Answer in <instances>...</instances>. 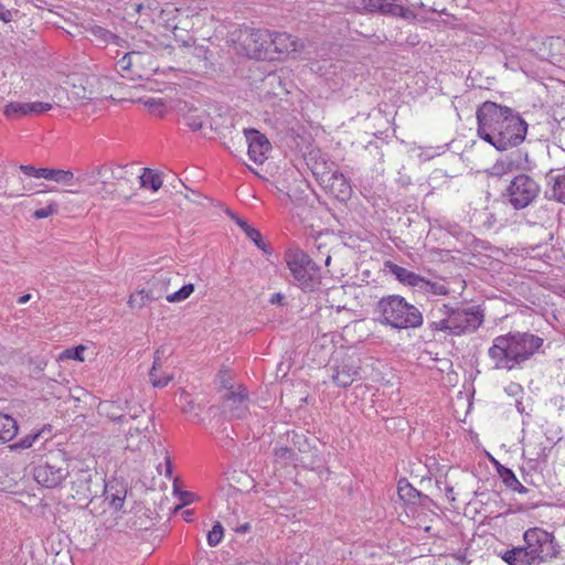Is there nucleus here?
Returning <instances> with one entry per match:
<instances>
[{
  "mask_svg": "<svg viewBox=\"0 0 565 565\" xmlns=\"http://www.w3.org/2000/svg\"><path fill=\"white\" fill-rule=\"evenodd\" d=\"M193 291H194V285L186 284V285L182 286L179 290L167 295L166 299L169 302H180V301L188 299L192 295Z\"/></svg>",
  "mask_w": 565,
  "mask_h": 565,
  "instance_id": "4c0bfd02",
  "label": "nucleus"
},
{
  "mask_svg": "<svg viewBox=\"0 0 565 565\" xmlns=\"http://www.w3.org/2000/svg\"><path fill=\"white\" fill-rule=\"evenodd\" d=\"M543 344V339L529 332H509L493 339L488 355L497 370H513L529 360Z\"/></svg>",
  "mask_w": 565,
  "mask_h": 565,
  "instance_id": "7ed1b4c3",
  "label": "nucleus"
},
{
  "mask_svg": "<svg viewBox=\"0 0 565 565\" xmlns=\"http://www.w3.org/2000/svg\"><path fill=\"white\" fill-rule=\"evenodd\" d=\"M99 186L96 194L103 199L113 196L119 188L130 182L128 172L122 166L103 164L98 167Z\"/></svg>",
  "mask_w": 565,
  "mask_h": 565,
  "instance_id": "9b49d317",
  "label": "nucleus"
},
{
  "mask_svg": "<svg viewBox=\"0 0 565 565\" xmlns=\"http://www.w3.org/2000/svg\"><path fill=\"white\" fill-rule=\"evenodd\" d=\"M58 203L55 201L49 202V204L45 207L38 209L33 212V217L35 220L45 218L52 215L57 214L58 212Z\"/></svg>",
  "mask_w": 565,
  "mask_h": 565,
  "instance_id": "a19ab883",
  "label": "nucleus"
},
{
  "mask_svg": "<svg viewBox=\"0 0 565 565\" xmlns=\"http://www.w3.org/2000/svg\"><path fill=\"white\" fill-rule=\"evenodd\" d=\"M281 300V295L279 294H276L271 297V302L275 303V302H278Z\"/></svg>",
  "mask_w": 565,
  "mask_h": 565,
  "instance_id": "0e129e2a",
  "label": "nucleus"
},
{
  "mask_svg": "<svg viewBox=\"0 0 565 565\" xmlns=\"http://www.w3.org/2000/svg\"><path fill=\"white\" fill-rule=\"evenodd\" d=\"M498 473L507 488L511 489L513 486H518L516 482L519 479L510 468L500 465L498 467Z\"/></svg>",
  "mask_w": 565,
  "mask_h": 565,
  "instance_id": "58836bf2",
  "label": "nucleus"
},
{
  "mask_svg": "<svg viewBox=\"0 0 565 565\" xmlns=\"http://www.w3.org/2000/svg\"><path fill=\"white\" fill-rule=\"evenodd\" d=\"M540 190L539 183L532 177L521 173L511 180L507 196L515 210H522L537 198Z\"/></svg>",
  "mask_w": 565,
  "mask_h": 565,
  "instance_id": "6e6552de",
  "label": "nucleus"
},
{
  "mask_svg": "<svg viewBox=\"0 0 565 565\" xmlns=\"http://www.w3.org/2000/svg\"><path fill=\"white\" fill-rule=\"evenodd\" d=\"M75 181L84 183L87 186L94 188V191L96 192V189L99 186L98 168L93 169L92 171L83 172L77 178H75Z\"/></svg>",
  "mask_w": 565,
  "mask_h": 565,
  "instance_id": "c9c22d12",
  "label": "nucleus"
},
{
  "mask_svg": "<svg viewBox=\"0 0 565 565\" xmlns=\"http://www.w3.org/2000/svg\"><path fill=\"white\" fill-rule=\"evenodd\" d=\"M448 308H449V305L436 303L431 307V309L427 313L428 328L433 332H437V328L445 327L444 322H443L444 321L443 317L445 316V313H447Z\"/></svg>",
  "mask_w": 565,
  "mask_h": 565,
  "instance_id": "a878e982",
  "label": "nucleus"
},
{
  "mask_svg": "<svg viewBox=\"0 0 565 565\" xmlns=\"http://www.w3.org/2000/svg\"><path fill=\"white\" fill-rule=\"evenodd\" d=\"M249 530H250V524L249 523H244V524H242L241 526H238L236 529V532H238V533H247V532H249Z\"/></svg>",
  "mask_w": 565,
  "mask_h": 565,
  "instance_id": "13d9d810",
  "label": "nucleus"
},
{
  "mask_svg": "<svg viewBox=\"0 0 565 565\" xmlns=\"http://www.w3.org/2000/svg\"><path fill=\"white\" fill-rule=\"evenodd\" d=\"M275 461L280 465H297L298 454L289 447H276L274 450Z\"/></svg>",
  "mask_w": 565,
  "mask_h": 565,
  "instance_id": "c756f323",
  "label": "nucleus"
},
{
  "mask_svg": "<svg viewBox=\"0 0 565 565\" xmlns=\"http://www.w3.org/2000/svg\"><path fill=\"white\" fill-rule=\"evenodd\" d=\"M284 259L295 286L303 292H312L320 288L322 280L320 267L306 252L300 248H289L285 252Z\"/></svg>",
  "mask_w": 565,
  "mask_h": 565,
  "instance_id": "39448f33",
  "label": "nucleus"
},
{
  "mask_svg": "<svg viewBox=\"0 0 565 565\" xmlns=\"http://www.w3.org/2000/svg\"><path fill=\"white\" fill-rule=\"evenodd\" d=\"M330 263H331V256H330V255H328V256H327V258H326V260H324V264H326V266H329V265H330Z\"/></svg>",
  "mask_w": 565,
  "mask_h": 565,
  "instance_id": "338daca9",
  "label": "nucleus"
},
{
  "mask_svg": "<svg viewBox=\"0 0 565 565\" xmlns=\"http://www.w3.org/2000/svg\"><path fill=\"white\" fill-rule=\"evenodd\" d=\"M195 51H198V53H196L198 56H202V55L205 56V54H206V50L204 47H202V46L195 49Z\"/></svg>",
  "mask_w": 565,
  "mask_h": 565,
  "instance_id": "680f3d73",
  "label": "nucleus"
},
{
  "mask_svg": "<svg viewBox=\"0 0 565 565\" xmlns=\"http://www.w3.org/2000/svg\"><path fill=\"white\" fill-rule=\"evenodd\" d=\"M235 223L245 232L246 236L254 242V244L262 250L267 253V246L262 238V234L258 230L250 226L245 220L232 215Z\"/></svg>",
  "mask_w": 565,
  "mask_h": 565,
  "instance_id": "bb28decb",
  "label": "nucleus"
},
{
  "mask_svg": "<svg viewBox=\"0 0 565 565\" xmlns=\"http://www.w3.org/2000/svg\"><path fill=\"white\" fill-rule=\"evenodd\" d=\"M387 267L390 268V273H392L396 279L403 284H406L412 287L419 288L420 284H423V277L393 263H387Z\"/></svg>",
  "mask_w": 565,
  "mask_h": 565,
  "instance_id": "b1692460",
  "label": "nucleus"
},
{
  "mask_svg": "<svg viewBox=\"0 0 565 565\" xmlns=\"http://www.w3.org/2000/svg\"><path fill=\"white\" fill-rule=\"evenodd\" d=\"M451 306H449L448 310H447V313H445V316L443 317V322H444V326L443 328H437V332H444L448 335H452V323H454V320H452V315H451Z\"/></svg>",
  "mask_w": 565,
  "mask_h": 565,
  "instance_id": "c03bdc74",
  "label": "nucleus"
},
{
  "mask_svg": "<svg viewBox=\"0 0 565 565\" xmlns=\"http://www.w3.org/2000/svg\"><path fill=\"white\" fill-rule=\"evenodd\" d=\"M151 57L152 56L150 54H145V53L132 51V52L126 53L117 62V67L120 71L127 72L128 73L127 77H129L130 79H134L136 77L137 78L149 77L151 72L154 71V68L150 67L149 70H141L140 66L146 62H150Z\"/></svg>",
  "mask_w": 565,
  "mask_h": 565,
  "instance_id": "4468645a",
  "label": "nucleus"
},
{
  "mask_svg": "<svg viewBox=\"0 0 565 565\" xmlns=\"http://www.w3.org/2000/svg\"><path fill=\"white\" fill-rule=\"evenodd\" d=\"M151 423V417L146 416L143 419H139L138 424L135 427H130L126 434L127 447L131 449L139 448L142 439L147 437V430L149 424Z\"/></svg>",
  "mask_w": 565,
  "mask_h": 565,
  "instance_id": "4be33fe9",
  "label": "nucleus"
},
{
  "mask_svg": "<svg viewBox=\"0 0 565 565\" xmlns=\"http://www.w3.org/2000/svg\"><path fill=\"white\" fill-rule=\"evenodd\" d=\"M307 166L311 169L313 175L324 183L335 169V164L328 156L320 150H311L306 158Z\"/></svg>",
  "mask_w": 565,
  "mask_h": 565,
  "instance_id": "dca6fc26",
  "label": "nucleus"
},
{
  "mask_svg": "<svg viewBox=\"0 0 565 565\" xmlns=\"http://www.w3.org/2000/svg\"><path fill=\"white\" fill-rule=\"evenodd\" d=\"M418 7H419L420 9H423V10H428V9H427V7H426L423 2H420Z\"/></svg>",
  "mask_w": 565,
  "mask_h": 565,
  "instance_id": "774afa93",
  "label": "nucleus"
},
{
  "mask_svg": "<svg viewBox=\"0 0 565 565\" xmlns=\"http://www.w3.org/2000/svg\"><path fill=\"white\" fill-rule=\"evenodd\" d=\"M477 134L499 151L521 145L527 134V124L514 109L491 100L476 111Z\"/></svg>",
  "mask_w": 565,
  "mask_h": 565,
  "instance_id": "f257e3e1",
  "label": "nucleus"
},
{
  "mask_svg": "<svg viewBox=\"0 0 565 565\" xmlns=\"http://www.w3.org/2000/svg\"><path fill=\"white\" fill-rule=\"evenodd\" d=\"M68 475L74 499L90 502L99 492L108 494L107 486L94 468L84 461L71 460ZM109 498V495H107Z\"/></svg>",
  "mask_w": 565,
  "mask_h": 565,
  "instance_id": "423d86ee",
  "label": "nucleus"
},
{
  "mask_svg": "<svg viewBox=\"0 0 565 565\" xmlns=\"http://www.w3.org/2000/svg\"><path fill=\"white\" fill-rule=\"evenodd\" d=\"M430 11H433V12H438V13H440V14H447V10H446V9H443V10L438 11V10H436V9L430 8Z\"/></svg>",
  "mask_w": 565,
  "mask_h": 565,
  "instance_id": "69168bd1",
  "label": "nucleus"
},
{
  "mask_svg": "<svg viewBox=\"0 0 565 565\" xmlns=\"http://www.w3.org/2000/svg\"><path fill=\"white\" fill-rule=\"evenodd\" d=\"M523 545L499 553L508 565H541L551 562L559 554L553 533L534 526L523 533Z\"/></svg>",
  "mask_w": 565,
  "mask_h": 565,
  "instance_id": "f03ea898",
  "label": "nucleus"
},
{
  "mask_svg": "<svg viewBox=\"0 0 565 565\" xmlns=\"http://www.w3.org/2000/svg\"><path fill=\"white\" fill-rule=\"evenodd\" d=\"M248 143V157L256 164H262L267 159V152L270 149V142L265 135L255 129L244 130Z\"/></svg>",
  "mask_w": 565,
  "mask_h": 565,
  "instance_id": "2eb2a0df",
  "label": "nucleus"
},
{
  "mask_svg": "<svg viewBox=\"0 0 565 565\" xmlns=\"http://www.w3.org/2000/svg\"><path fill=\"white\" fill-rule=\"evenodd\" d=\"M30 299H31V295H30V294H25V295H23V296L19 297V299H18V303H19V305H24V303H26Z\"/></svg>",
  "mask_w": 565,
  "mask_h": 565,
  "instance_id": "bf43d9fd",
  "label": "nucleus"
},
{
  "mask_svg": "<svg viewBox=\"0 0 565 565\" xmlns=\"http://www.w3.org/2000/svg\"><path fill=\"white\" fill-rule=\"evenodd\" d=\"M145 106L149 108V110L159 116L162 117L164 115V105L161 99H154V98H148L143 102Z\"/></svg>",
  "mask_w": 565,
  "mask_h": 565,
  "instance_id": "37998d69",
  "label": "nucleus"
},
{
  "mask_svg": "<svg viewBox=\"0 0 565 565\" xmlns=\"http://www.w3.org/2000/svg\"><path fill=\"white\" fill-rule=\"evenodd\" d=\"M17 433V420L7 414L0 413V444L12 440Z\"/></svg>",
  "mask_w": 565,
  "mask_h": 565,
  "instance_id": "393cba45",
  "label": "nucleus"
},
{
  "mask_svg": "<svg viewBox=\"0 0 565 565\" xmlns=\"http://www.w3.org/2000/svg\"><path fill=\"white\" fill-rule=\"evenodd\" d=\"M13 20V13L0 2V21L8 23Z\"/></svg>",
  "mask_w": 565,
  "mask_h": 565,
  "instance_id": "603ef678",
  "label": "nucleus"
},
{
  "mask_svg": "<svg viewBox=\"0 0 565 565\" xmlns=\"http://www.w3.org/2000/svg\"><path fill=\"white\" fill-rule=\"evenodd\" d=\"M505 391H507L510 395H516V394H519V393L522 391V388H521V386H520L519 384L512 383V384H510V385L505 388Z\"/></svg>",
  "mask_w": 565,
  "mask_h": 565,
  "instance_id": "6e6d98bb",
  "label": "nucleus"
},
{
  "mask_svg": "<svg viewBox=\"0 0 565 565\" xmlns=\"http://www.w3.org/2000/svg\"><path fill=\"white\" fill-rule=\"evenodd\" d=\"M279 54H296L303 49V43L287 32H270V47Z\"/></svg>",
  "mask_w": 565,
  "mask_h": 565,
  "instance_id": "a211bd4d",
  "label": "nucleus"
},
{
  "mask_svg": "<svg viewBox=\"0 0 565 565\" xmlns=\"http://www.w3.org/2000/svg\"><path fill=\"white\" fill-rule=\"evenodd\" d=\"M145 8H146V6L143 3H135L134 4V9H135L136 13H141Z\"/></svg>",
  "mask_w": 565,
  "mask_h": 565,
  "instance_id": "052dcab7",
  "label": "nucleus"
},
{
  "mask_svg": "<svg viewBox=\"0 0 565 565\" xmlns=\"http://www.w3.org/2000/svg\"><path fill=\"white\" fill-rule=\"evenodd\" d=\"M30 115L32 114H42L50 109H52V104L50 103H43V102H33L30 103Z\"/></svg>",
  "mask_w": 565,
  "mask_h": 565,
  "instance_id": "de8ad7c7",
  "label": "nucleus"
},
{
  "mask_svg": "<svg viewBox=\"0 0 565 565\" xmlns=\"http://www.w3.org/2000/svg\"><path fill=\"white\" fill-rule=\"evenodd\" d=\"M140 184L142 188L158 191L162 185V178L158 172L146 168L143 173L140 175Z\"/></svg>",
  "mask_w": 565,
  "mask_h": 565,
  "instance_id": "cd10ccee",
  "label": "nucleus"
},
{
  "mask_svg": "<svg viewBox=\"0 0 565 565\" xmlns=\"http://www.w3.org/2000/svg\"><path fill=\"white\" fill-rule=\"evenodd\" d=\"M44 433V428L40 429L35 433H31L24 437H22L18 443L12 444L10 448L12 450L17 449H29L33 446V444L41 437V435Z\"/></svg>",
  "mask_w": 565,
  "mask_h": 565,
  "instance_id": "e433bc0d",
  "label": "nucleus"
},
{
  "mask_svg": "<svg viewBox=\"0 0 565 565\" xmlns=\"http://www.w3.org/2000/svg\"><path fill=\"white\" fill-rule=\"evenodd\" d=\"M159 353H160V351L158 350L154 355L153 365L149 372V377L154 387H164L170 383V381L172 380V376L158 374V367L160 366Z\"/></svg>",
  "mask_w": 565,
  "mask_h": 565,
  "instance_id": "7c9ffc66",
  "label": "nucleus"
},
{
  "mask_svg": "<svg viewBox=\"0 0 565 565\" xmlns=\"http://www.w3.org/2000/svg\"><path fill=\"white\" fill-rule=\"evenodd\" d=\"M398 497L406 503H415L416 499L420 495L419 491L415 489L407 480H399L397 484Z\"/></svg>",
  "mask_w": 565,
  "mask_h": 565,
  "instance_id": "2f4dec72",
  "label": "nucleus"
},
{
  "mask_svg": "<svg viewBox=\"0 0 565 565\" xmlns=\"http://www.w3.org/2000/svg\"><path fill=\"white\" fill-rule=\"evenodd\" d=\"M452 337L475 332L484 320L483 310L478 306L452 307Z\"/></svg>",
  "mask_w": 565,
  "mask_h": 565,
  "instance_id": "f8f14e48",
  "label": "nucleus"
},
{
  "mask_svg": "<svg viewBox=\"0 0 565 565\" xmlns=\"http://www.w3.org/2000/svg\"><path fill=\"white\" fill-rule=\"evenodd\" d=\"M157 470L159 471V473H163L167 478H169V479L172 478V461H171V458L168 455V452H166V456H164L163 471H162V465H159L157 467Z\"/></svg>",
  "mask_w": 565,
  "mask_h": 565,
  "instance_id": "8fccbe9b",
  "label": "nucleus"
},
{
  "mask_svg": "<svg viewBox=\"0 0 565 565\" xmlns=\"http://www.w3.org/2000/svg\"><path fill=\"white\" fill-rule=\"evenodd\" d=\"M224 407L234 418H244L248 414V395L245 388L228 391L224 395Z\"/></svg>",
  "mask_w": 565,
  "mask_h": 565,
  "instance_id": "f3484780",
  "label": "nucleus"
},
{
  "mask_svg": "<svg viewBox=\"0 0 565 565\" xmlns=\"http://www.w3.org/2000/svg\"><path fill=\"white\" fill-rule=\"evenodd\" d=\"M518 486H513L511 490L516 491L519 493H527L529 489L524 487L520 481L516 482Z\"/></svg>",
  "mask_w": 565,
  "mask_h": 565,
  "instance_id": "4d7b16f0",
  "label": "nucleus"
},
{
  "mask_svg": "<svg viewBox=\"0 0 565 565\" xmlns=\"http://www.w3.org/2000/svg\"><path fill=\"white\" fill-rule=\"evenodd\" d=\"M375 320L393 329H415L423 324V313L398 295L382 297L374 307Z\"/></svg>",
  "mask_w": 565,
  "mask_h": 565,
  "instance_id": "20e7f679",
  "label": "nucleus"
},
{
  "mask_svg": "<svg viewBox=\"0 0 565 565\" xmlns=\"http://www.w3.org/2000/svg\"><path fill=\"white\" fill-rule=\"evenodd\" d=\"M360 377V367L354 361L349 360L338 365L332 375V381L340 387H348Z\"/></svg>",
  "mask_w": 565,
  "mask_h": 565,
  "instance_id": "6ab92c4d",
  "label": "nucleus"
},
{
  "mask_svg": "<svg viewBox=\"0 0 565 565\" xmlns=\"http://www.w3.org/2000/svg\"><path fill=\"white\" fill-rule=\"evenodd\" d=\"M97 412L100 416H105L117 423L127 422L128 418L136 420L145 414V411L140 406H132L126 398L99 402Z\"/></svg>",
  "mask_w": 565,
  "mask_h": 565,
  "instance_id": "ddd939ff",
  "label": "nucleus"
},
{
  "mask_svg": "<svg viewBox=\"0 0 565 565\" xmlns=\"http://www.w3.org/2000/svg\"><path fill=\"white\" fill-rule=\"evenodd\" d=\"M164 295V288H148V289H140L137 292L130 295L128 299V306L131 309H142L148 303L159 300Z\"/></svg>",
  "mask_w": 565,
  "mask_h": 565,
  "instance_id": "aec40b11",
  "label": "nucleus"
},
{
  "mask_svg": "<svg viewBox=\"0 0 565 565\" xmlns=\"http://www.w3.org/2000/svg\"><path fill=\"white\" fill-rule=\"evenodd\" d=\"M30 103L12 102L4 108V115L9 118H19L30 115Z\"/></svg>",
  "mask_w": 565,
  "mask_h": 565,
  "instance_id": "473e14b6",
  "label": "nucleus"
},
{
  "mask_svg": "<svg viewBox=\"0 0 565 565\" xmlns=\"http://www.w3.org/2000/svg\"><path fill=\"white\" fill-rule=\"evenodd\" d=\"M93 34L98 38V39H102L104 42H109L111 40H115L117 36L111 33L110 31L102 28V26H96L93 29Z\"/></svg>",
  "mask_w": 565,
  "mask_h": 565,
  "instance_id": "49530a36",
  "label": "nucleus"
},
{
  "mask_svg": "<svg viewBox=\"0 0 565 565\" xmlns=\"http://www.w3.org/2000/svg\"><path fill=\"white\" fill-rule=\"evenodd\" d=\"M170 274L166 271L158 273L150 281V288H164V294L167 292L168 285L170 284Z\"/></svg>",
  "mask_w": 565,
  "mask_h": 565,
  "instance_id": "79ce46f5",
  "label": "nucleus"
},
{
  "mask_svg": "<svg viewBox=\"0 0 565 565\" xmlns=\"http://www.w3.org/2000/svg\"><path fill=\"white\" fill-rule=\"evenodd\" d=\"M206 117L207 115L204 110L194 108L190 109L189 113L184 115V121L189 128L196 131L203 127Z\"/></svg>",
  "mask_w": 565,
  "mask_h": 565,
  "instance_id": "c85d7f7f",
  "label": "nucleus"
},
{
  "mask_svg": "<svg viewBox=\"0 0 565 565\" xmlns=\"http://www.w3.org/2000/svg\"><path fill=\"white\" fill-rule=\"evenodd\" d=\"M354 10L361 14H381L415 21L417 14L399 3V0H361Z\"/></svg>",
  "mask_w": 565,
  "mask_h": 565,
  "instance_id": "1a4fd4ad",
  "label": "nucleus"
},
{
  "mask_svg": "<svg viewBox=\"0 0 565 565\" xmlns=\"http://www.w3.org/2000/svg\"><path fill=\"white\" fill-rule=\"evenodd\" d=\"M186 403H188V405L183 407L184 412H188V411L192 409L193 406H194L192 401H188Z\"/></svg>",
  "mask_w": 565,
  "mask_h": 565,
  "instance_id": "e2e57ef3",
  "label": "nucleus"
},
{
  "mask_svg": "<svg viewBox=\"0 0 565 565\" xmlns=\"http://www.w3.org/2000/svg\"><path fill=\"white\" fill-rule=\"evenodd\" d=\"M85 351V348L83 345H78L74 349L66 351V356L76 361H84L83 353Z\"/></svg>",
  "mask_w": 565,
  "mask_h": 565,
  "instance_id": "3c124183",
  "label": "nucleus"
},
{
  "mask_svg": "<svg viewBox=\"0 0 565 565\" xmlns=\"http://www.w3.org/2000/svg\"><path fill=\"white\" fill-rule=\"evenodd\" d=\"M326 186L340 200H347L351 195V186L345 177L335 170L324 182Z\"/></svg>",
  "mask_w": 565,
  "mask_h": 565,
  "instance_id": "412c9836",
  "label": "nucleus"
},
{
  "mask_svg": "<svg viewBox=\"0 0 565 565\" xmlns=\"http://www.w3.org/2000/svg\"><path fill=\"white\" fill-rule=\"evenodd\" d=\"M19 169L25 175L38 178V179H41L40 173H42V170H43V168H35L34 166H31V164H21Z\"/></svg>",
  "mask_w": 565,
  "mask_h": 565,
  "instance_id": "09e8293b",
  "label": "nucleus"
},
{
  "mask_svg": "<svg viewBox=\"0 0 565 565\" xmlns=\"http://www.w3.org/2000/svg\"><path fill=\"white\" fill-rule=\"evenodd\" d=\"M241 52L249 58L267 57L270 47V31L265 29H245L239 33Z\"/></svg>",
  "mask_w": 565,
  "mask_h": 565,
  "instance_id": "9d476101",
  "label": "nucleus"
},
{
  "mask_svg": "<svg viewBox=\"0 0 565 565\" xmlns=\"http://www.w3.org/2000/svg\"><path fill=\"white\" fill-rule=\"evenodd\" d=\"M551 181H553L552 198L565 204V173L551 177Z\"/></svg>",
  "mask_w": 565,
  "mask_h": 565,
  "instance_id": "72a5a7b5",
  "label": "nucleus"
},
{
  "mask_svg": "<svg viewBox=\"0 0 565 565\" xmlns=\"http://www.w3.org/2000/svg\"><path fill=\"white\" fill-rule=\"evenodd\" d=\"M125 495H126V491L125 490L117 491V493L111 494V497H110V507L114 510H120L124 507Z\"/></svg>",
  "mask_w": 565,
  "mask_h": 565,
  "instance_id": "a18cd8bd",
  "label": "nucleus"
},
{
  "mask_svg": "<svg viewBox=\"0 0 565 565\" xmlns=\"http://www.w3.org/2000/svg\"><path fill=\"white\" fill-rule=\"evenodd\" d=\"M492 171H493L492 174H495V175L504 174L507 172L505 164L503 162H497L492 167Z\"/></svg>",
  "mask_w": 565,
  "mask_h": 565,
  "instance_id": "864d4df0",
  "label": "nucleus"
},
{
  "mask_svg": "<svg viewBox=\"0 0 565 565\" xmlns=\"http://www.w3.org/2000/svg\"><path fill=\"white\" fill-rule=\"evenodd\" d=\"M71 460L66 452L57 449L51 451L44 462L39 463L33 470L34 480L42 487L55 489L63 484L70 473Z\"/></svg>",
  "mask_w": 565,
  "mask_h": 565,
  "instance_id": "0eeeda50",
  "label": "nucleus"
},
{
  "mask_svg": "<svg viewBox=\"0 0 565 565\" xmlns=\"http://www.w3.org/2000/svg\"><path fill=\"white\" fill-rule=\"evenodd\" d=\"M546 448L543 447V448H540V450L535 454L534 457H531L530 460H534V461H545L546 460V452H545Z\"/></svg>",
  "mask_w": 565,
  "mask_h": 565,
  "instance_id": "5fc2aeb1",
  "label": "nucleus"
},
{
  "mask_svg": "<svg viewBox=\"0 0 565 565\" xmlns=\"http://www.w3.org/2000/svg\"><path fill=\"white\" fill-rule=\"evenodd\" d=\"M40 174L41 179L54 181L66 186H72L75 183V177L71 170L43 168Z\"/></svg>",
  "mask_w": 565,
  "mask_h": 565,
  "instance_id": "5701e85b",
  "label": "nucleus"
},
{
  "mask_svg": "<svg viewBox=\"0 0 565 565\" xmlns=\"http://www.w3.org/2000/svg\"><path fill=\"white\" fill-rule=\"evenodd\" d=\"M224 530L222 524L217 521L213 525L212 530L207 533V544L211 547L218 545L223 539Z\"/></svg>",
  "mask_w": 565,
  "mask_h": 565,
  "instance_id": "ea45409f",
  "label": "nucleus"
},
{
  "mask_svg": "<svg viewBox=\"0 0 565 565\" xmlns=\"http://www.w3.org/2000/svg\"><path fill=\"white\" fill-rule=\"evenodd\" d=\"M418 289L424 292H429L438 296H445L449 294V289L445 285L437 281L426 280L424 277L423 284H420Z\"/></svg>",
  "mask_w": 565,
  "mask_h": 565,
  "instance_id": "f704fd0d",
  "label": "nucleus"
}]
</instances>
